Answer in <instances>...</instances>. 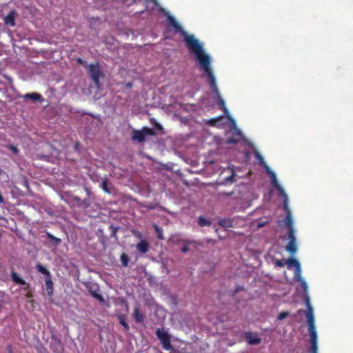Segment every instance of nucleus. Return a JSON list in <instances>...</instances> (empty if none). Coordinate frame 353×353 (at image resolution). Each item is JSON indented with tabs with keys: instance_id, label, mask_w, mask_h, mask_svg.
Wrapping results in <instances>:
<instances>
[{
	"instance_id": "cd10ccee",
	"label": "nucleus",
	"mask_w": 353,
	"mask_h": 353,
	"mask_svg": "<svg viewBox=\"0 0 353 353\" xmlns=\"http://www.w3.org/2000/svg\"><path fill=\"white\" fill-rule=\"evenodd\" d=\"M8 279L9 277L7 271L5 268H3L0 272V280L3 282H6L7 281H8Z\"/></svg>"
},
{
	"instance_id": "09e8293b",
	"label": "nucleus",
	"mask_w": 353,
	"mask_h": 353,
	"mask_svg": "<svg viewBox=\"0 0 353 353\" xmlns=\"http://www.w3.org/2000/svg\"><path fill=\"white\" fill-rule=\"evenodd\" d=\"M234 137V139H237V137L234 136V135H233V137Z\"/></svg>"
},
{
	"instance_id": "6ab92c4d",
	"label": "nucleus",
	"mask_w": 353,
	"mask_h": 353,
	"mask_svg": "<svg viewBox=\"0 0 353 353\" xmlns=\"http://www.w3.org/2000/svg\"><path fill=\"white\" fill-rule=\"evenodd\" d=\"M24 99H31L33 101H42V96L40 94L32 92V93H27L23 97Z\"/></svg>"
},
{
	"instance_id": "423d86ee",
	"label": "nucleus",
	"mask_w": 353,
	"mask_h": 353,
	"mask_svg": "<svg viewBox=\"0 0 353 353\" xmlns=\"http://www.w3.org/2000/svg\"><path fill=\"white\" fill-rule=\"evenodd\" d=\"M154 135H155V132L152 128L148 127H143L140 130H133L132 140L137 141L139 143H143L145 141L146 136Z\"/></svg>"
},
{
	"instance_id": "1a4fd4ad",
	"label": "nucleus",
	"mask_w": 353,
	"mask_h": 353,
	"mask_svg": "<svg viewBox=\"0 0 353 353\" xmlns=\"http://www.w3.org/2000/svg\"><path fill=\"white\" fill-rule=\"evenodd\" d=\"M88 291L89 293L96 299L98 301L103 302L104 301L103 296L101 294L98 293V291L99 290V285L97 284H92L90 283L87 286Z\"/></svg>"
},
{
	"instance_id": "412c9836",
	"label": "nucleus",
	"mask_w": 353,
	"mask_h": 353,
	"mask_svg": "<svg viewBox=\"0 0 353 353\" xmlns=\"http://www.w3.org/2000/svg\"><path fill=\"white\" fill-rule=\"evenodd\" d=\"M109 185L112 186V184L108 182L106 178L103 179L101 187L102 190L107 194H111V190Z\"/></svg>"
},
{
	"instance_id": "0eeeda50",
	"label": "nucleus",
	"mask_w": 353,
	"mask_h": 353,
	"mask_svg": "<svg viewBox=\"0 0 353 353\" xmlns=\"http://www.w3.org/2000/svg\"><path fill=\"white\" fill-rule=\"evenodd\" d=\"M10 276L13 282H14L17 285H23L24 288H23L24 290L30 291V284L25 281L21 277H20L18 274L12 268L10 272ZM26 297L28 299H30L32 297V294L30 292H28L26 294Z\"/></svg>"
},
{
	"instance_id": "e433bc0d",
	"label": "nucleus",
	"mask_w": 353,
	"mask_h": 353,
	"mask_svg": "<svg viewBox=\"0 0 353 353\" xmlns=\"http://www.w3.org/2000/svg\"><path fill=\"white\" fill-rule=\"evenodd\" d=\"M154 126L158 130H163V127L161 126V125L160 123H159L158 122H157V121L154 122Z\"/></svg>"
},
{
	"instance_id": "473e14b6",
	"label": "nucleus",
	"mask_w": 353,
	"mask_h": 353,
	"mask_svg": "<svg viewBox=\"0 0 353 353\" xmlns=\"http://www.w3.org/2000/svg\"><path fill=\"white\" fill-rule=\"evenodd\" d=\"M6 148L10 150L15 154H18L19 153V150L13 145H8Z\"/></svg>"
},
{
	"instance_id": "39448f33",
	"label": "nucleus",
	"mask_w": 353,
	"mask_h": 353,
	"mask_svg": "<svg viewBox=\"0 0 353 353\" xmlns=\"http://www.w3.org/2000/svg\"><path fill=\"white\" fill-rule=\"evenodd\" d=\"M88 73L97 88L100 87V77L103 75L100 65L98 63H91L88 65Z\"/></svg>"
},
{
	"instance_id": "b1692460",
	"label": "nucleus",
	"mask_w": 353,
	"mask_h": 353,
	"mask_svg": "<svg viewBox=\"0 0 353 353\" xmlns=\"http://www.w3.org/2000/svg\"><path fill=\"white\" fill-rule=\"evenodd\" d=\"M198 224L201 227L209 226L211 225V222L203 216L199 217Z\"/></svg>"
},
{
	"instance_id": "393cba45",
	"label": "nucleus",
	"mask_w": 353,
	"mask_h": 353,
	"mask_svg": "<svg viewBox=\"0 0 353 353\" xmlns=\"http://www.w3.org/2000/svg\"><path fill=\"white\" fill-rule=\"evenodd\" d=\"M286 250L291 254H294L296 251V242L289 241L286 246Z\"/></svg>"
},
{
	"instance_id": "37998d69",
	"label": "nucleus",
	"mask_w": 353,
	"mask_h": 353,
	"mask_svg": "<svg viewBox=\"0 0 353 353\" xmlns=\"http://www.w3.org/2000/svg\"><path fill=\"white\" fill-rule=\"evenodd\" d=\"M188 247L187 245H185L183 246L182 248H181V252L185 253V252H187L188 251Z\"/></svg>"
},
{
	"instance_id": "49530a36",
	"label": "nucleus",
	"mask_w": 353,
	"mask_h": 353,
	"mask_svg": "<svg viewBox=\"0 0 353 353\" xmlns=\"http://www.w3.org/2000/svg\"><path fill=\"white\" fill-rule=\"evenodd\" d=\"M3 202V198L1 195V194L0 193V203H2Z\"/></svg>"
},
{
	"instance_id": "a211bd4d",
	"label": "nucleus",
	"mask_w": 353,
	"mask_h": 353,
	"mask_svg": "<svg viewBox=\"0 0 353 353\" xmlns=\"http://www.w3.org/2000/svg\"><path fill=\"white\" fill-rule=\"evenodd\" d=\"M45 283L46 286V290L49 296H52L53 294V282L52 281V276H46L45 278Z\"/></svg>"
},
{
	"instance_id": "ddd939ff",
	"label": "nucleus",
	"mask_w": 353,
	"mask_h": 353,
	"mask_svg": "<svg viewBox=\"0 0 353 353\" xmlns=\"http://www.w3.org/2000/svg\"><path fill=\"white\" fill-rule=\"evenodd\" d=\"M232 135L237 137V139H234V137H231L228 139L227 143H237L240 142L243 138V134L241 130L238 128H235L232 132Z\"/></svg>"
},
{
	"instance_id": "f3484780",
	"label": "nucleus",
	"mask_w": 353,
	"mask_h": 353,
	"mask_svg": "<svg viewBox=\"0 0 353 353\" xmlns=\"http://www.w3.org/2000/svg\"><path fill=\"white\" fill-rule=\"evenodd\" d=\"M285 210L286 211L287 213H286V216H285L284 222H285V225L288 228V230H290L291 228H293L292 216L291 212H290L288 206V209H285Z\"/></svg>"
},
{
	"instance_id": "4c0bfd02",
	"label": "nucleus",
	"mask_w": 353,
	"mask_h": 353,
	"mask_svg": "<svg viewBox=\"0 0 353 353\" xmlns=\"http://www.w3.org/2000/svg\"><path fill=\"white\" fill-rule=\"evenodd\" d=\"M74 150L76 152H79L80 150V143L79 142H76L74 145Z\"/></svg>"
},
{
	"instance_id": "bb28decb",
	"label": "nucleus",
	"mask_w": 353,
	"mask_h": 353,
	"mask_svg": "<svg viewBox=\"0 0 353 353\" xmlns=\"http://www.w3.org/2000/svg\"><path fill=\"white\" fill-rule=\"evenodd\" d=\"M153 227L154 228L157 237L160 240L163 239V230L157 224H154Z\"/></svg>"
},
{
	"instance_id": "2eb2a0df",
	"label": "nucleus",
	"mask_w": 353,
	"mask_h": 353,
	"mask_svg": "<svg viewBox=\"0 0 353 353\" xmlns=\"http://www.w3.org/2000/svg\"><path fill=\"white\" fill-rule=\"evenodd\" d=\"M149 243L146 240H141V241L137 244L136 248L140 253L145 254L149 250Z\"/></svg>"
},
{
	"instance_id": "7c9ffc66",
	"label": "nucleus",
	"mask_w": 353,
	"mask_h": 353,
	"mask_svg": "<svg viewBox=\"0 0 353 353\" xmlns=\"http://www.w3.org/2000/svg\"><path fill=\"white\" fill-rule=\"evenodd\" d=\"M79 206L83 208H89L90 206V202L88 198L83 199L81 203H79Z\"/></svg>"
},
{
	"instance_id": "4468645a",
	"label": "nucleus",
	"mask_w": 353,
	"mask_h": 353,
	"mask_svg": "<svg viewBox=\"0 0 353 353\" xmlns=\"http://www.w3.org/2000/svg\"><path fill=\"white\" fill-rule=\"evenodd\" d=\"M15 10L10 11V13L4 17V23L14 27L15 26Z\"/></svg>"
},
{
	"instance_id": "c756f323",
	"label": "nucleus",
	"mask_w": 353,
	"mask_h": 353,
	"mask_svg": "<svg viewBox=\"0 0 353 353\" xmlns=\"http://www.w3.org/2000/svg\"><path fill=\"white\" fill-rule=\"evenodd\" d=\"M295 231L294 228H291L290 230H288V239L289 241L296 242V237H295Z\"/></svg>"
},
{
	"instance_id": "8fccbe9b",
	"label": "nucleus",
	"mask_w": 353,
	"mask_h": 353,
	"mask_svg": "<svg viewBox=\"0 0 353 353\" xmlns=\"http://www.w3.org/2000/svg\"><path fill=\"white\" fill-rule=\"evenodd\" d=\"M152 1H155L156 0H152Z\"/></svg>"
},
{
	"instance_id": "9b49d317",
	"label": "nucleus",
	"mask_w": 353,
	"mask_h": 353,
	"mask_svg": "<svg viewBox=\"0 0 353 353\" xmlns=\"http://www.w3.org/2000/svg\"><path fill=\"white\" fill-rule=\"evenodd\" d=\"M132 316L137 323H143L145 321V314L141 312L139 305L134 307Z\"/></svg>"
},
{
	"instance_id": "4be33fe9",
	"label": "nucleus",
	"mask_w": 353,
	"mask_h": 353,
	"mask_svg": "<svg viewBox=\"0 0 353 353\" xmlns=\"http://www.w3.org/2000/svg\"><path fill=\"white\" fill-rule=\"evenodd\" d=\"M36 269L39 272L45 275L46 276H51L50 271L41 263H38L36 265Z\"/></svg>"
},
{
	"instance_id": "f03ea898",
	"label": "nucleus",
	"mask_w": 353,
	"mask_h": 353,
	"mask_svg": "<svg viewBox=\"0 0 353 353\" xmlns=\"http://www.w3.org/2000/svg\"><path fill=\"white\" fill-rule=\"evenodd\" d=\"M307 310L305 311L302 309L297 311L298 314L305 313V316L308 324V330L310 335V353H317V333L314 325V316L313 314V308L309 303V299L307 298Z\"/></svg>"
},
{
	"instance_id": "a18cd8bd",
	"label": "nucleus",
	"mask_w": 353,
	"mask_h": 353,
	"mask_svg": "<svg viewBox=\"0 0 353 353\" xmlns=\"http://www.w3.org/2000/svg\"><path fill=\"white\" fill-rule=\"evenodd\" d=\"M77 61H78V63H79L80 64H83V60L82 59H81V58H79V59H77Z\"/></svg>"
},
{
	"instance_id": "f704fd0d",
	"label": "nucleus",
	"mask_w": 353,
	"mask_h": 353,
	"mask_svg": "<svg viewBox=\"0 0 353 353\" xmlns=\"http://www.w3.org/2000/svg\"><path fill=\"white\" fill-rule=\"evenodd\" d=\"M219 224L223 227L231 226V223L229 220H222L220 221Z\"/></svg>"
},
{
	"instance_id": "58836bf2",
	"label": "nucleus",
	"mask_w": 353,
	"mask_h": 353,
	"mask_svg": "<svg viewBox=\"0 0 353 353\" xmlns=\"http://www.w3.org/2000/svg\"><path fill=\"white\" fill-rule=\"evenodd\" d=\"M276 265L280 268H282L284 266V262L282 260H277L276 261Z\"/></svg>"
},
{
	"instance_id": "c03bdc74",
	"label": "nucleus",
	"mask_w": 353,
	"mask_h": 353,
	"mask_svg": "<svg viewBox=\"0 0 353 353\" xmlns=\"http://www.w3.org/2000/svg\"><path fill=\"white\" fill-rule=\"evenodd\" d=\"M84 190H85V191L87 192V195H88V196L89 197V196H90V192L89 189H88L87 187H85V188H84Z\"/></svg>"
},
{
	"instance_id": "ea45409f",
	"label": "nucleus",
	"mask_w": 353,
	"mask_h": 353,
	"mask_svg": "<svg viewBox=\"0 0 353 353\" xmlns=\"http://www.w3.org/2000/svg\"><path fill=\"white\" fill-rule=\"evenodd\" d=\"M234 176H235L234 172V171L232 170V175H231V176H228V177H227V178H225V181H231V182H232V181H233V179H234Z\"/></svg>"
},
{
	"instance_id": "5701e85b",
	"label": "nucleus",
	"mask_w": 353,
	"mask_h": 353,
	"mask_svg": "<svg viewBox=\"0 0 353 353\" xmlns=\"http://www.w3.org/2000/svg\"><path fill=\"white\" fill-rule=\"evenodd\" d=\"M254 157L259 160L260 165L265 167L267 170H270L269 167L265 164L263 157L258 151L254 152Z\"/></svg>"
},
{
	"instance_id": "20e7f679",
	"label": "nucleus",
	"mask_w": 353,
	"mask_h": 353,
	"mask_svg": "<svg viewBox=\"0 0 353 353\" xmlns=\"http://www.w3.org/2000/svg\"><path fill=\"white\" fill-rule=\"evenodd\" d=\"M168 19L170 26L174 28L175 32L181 33L183 36L185 37L184 41L185 42L186 47L190 50L191 52H192L194 54V52L188 46L187 39H188V38L192 37L194 38V40L197 41L199 43V40L195 39V37L193 35H188L187 32L183 29L181 26L177 22V21L173 17H172L169 14L168 16Z\"/></svg>"
},
{
	"instance_id": "c9c22d12",
	"label": "nucleus",
	"mask_w": 353,
	"mask_h": 353,
	"mask_svg": "<svg viewBox=\"0 0 353 353\" xmlns=\"http://www.w3.org/2000/svg\"><path fill=\"white\" fill-rule=\"evenodd\" d=\"M6 350L8 353H14L13 346L11 344L6 346Z\"/></svg>"
},
{
	"instance_id": "dca6fc26",
	"label": "nucleus",
	"mask_w": 353,
	"mask_h": 353,
	"mask_svg": "<svg viewBox=\"0 0 353 353\" xmlns=\"http://www.w3.org/2000/svg\"><path fill=\"white\" fill-rule=\"evenodd\" d=\"M295 277L296 278L297 281L301 283V288L303 290L304 294H305V299L306 305H307V298H308V299L310 300L309 296L307 295V290H308L307 284L303 280V279L301 277V274H299V276H295ZM309 303L310 304V302H309Z\"/></svg>"
},
{
	"instance_id": "a878e982",
	"label": "nucleus",
	"mask_w": 353,
	"mask_h": 353,
	"mask_svg": "<svg viewBox=\"0 0 353 353\" xmlns=\"http://www.w3.org/2000/svg\"><path fill=\"white\" fill-rule=\"evenodd\" d=\"M120 260H121V264H122V265L123 267H128V266L129 257H128V256L125 253L123 252L121 254Z\"/></svg>"
},
{
	"instance_id": "79ce46f5",
	"label": "nucleus",
	"mask_w": 353,
	"mask_h": 353,
	"mask_svg": "<svg viewBox=\"0 0 353 353\" xmlns=\"http://www.w3.org/2000/svg\"><path fill=\"white\" fill-rule=\"evenodd\" d=\"M73 200L77 201L78 203V204H79V203H81L83 199H81L78 196H74L73 197Z\"/></svg>"
},
{
	"instance_id": "6e6552de",
	"label": "nucleus",
	"mask_w": 353,
	"mask_h": 353,
	"mask_svg": "<svg viewBox=\"0 0 353 353\" xmlns=\"http://www.w3.org/2000/svg\"><path fill=\"white\" fill-rule=\"evenodd\" d=\"M268 172L270 174V176H271V179H272V184L274 187H275L279 192V193L281 194V195L283 196L284 197V201H283V208L284 209H288V196L287 194H285L283 188L281 187V185L279 183L277 179H276V174H274V172L270 171V170H267Z\"/></svg>"
},
{
	"instance_id": "c85d7f7f",
	"label": "nucleus",
	"mask_w": 353,
	"mask_h": 353,
	"mask_svg": "<svg viewBox=\"0 0 353 353\" xmlns=\"http://www.w3.org/2000/svg\"><path fill=\"white\" fill-rule=\"evenodd\" d=\"M47 236H48V238L51 241H52V242L54 243V245H59V244L61 243V240L60 239H59V238H57V237L54 236H53L52 234H51L50 233H47Z\"/></svg>"
},
{
	"instance_id": "aec40b11",
	"label": "nucleus",
	"mask_w": 353,
	"mask_h": 353,
	"mask_svg": "<svg viewBox=\"0 0 353 353\" xmlns=\"http://www.w3.org/2000/svg\"><path fill=\"white\" fill-rule=\"evenodd\" d=\"M117 318L119 319L120 324H121L123 325L125 330L128 331L130 330V326L126 322V319H127L126 315L123 314H119L117 315Z\"/></svg>"
},
{
	"instance_id": "f8f14e48",
	"label": "nucleus",
	"mask_w": 353,
	"mask_h": 353,
	"mask_svg": "<svg viewBox=\"0 0 353 353\" xmlns=\"http://www.w3.org/2000/svg\"><path fill=\"white\" fill-rule=\"evenodd\" d=\"M285 263L288 265V268H290L293 266L295 267V272H294L295 276H299V274H301V265H300V263H299V261L296 259L289 258L286 261Z\"/></svg>"
},
{
	"instance_id": "2f4dec72",
	"label": "nucleus",
	"mask_w": 353,
	"mask_h": 353,
	"mask_svg": "<svg viewBox=\"0 0 353 353\" xmlns=\"http://www.w3.org/2000/svg\"><path fill=\"white\" fill-rule=\"evenodd\" d=\"M290 316V312H281L278 315V320L279 321H281V320H283L284 319Z\"/></svg>"
},
{
	"instance_id": "72a5a7b5",
	"label": "nucleus",
	"mask_w": 353,
	"mask_h": 353,
	"mask_svg": "<svg viewBox=\"0 0 353 353\" xmlns=\"http://www.w3.org/2000/svg\"><path fill=\"white\" fill-rule=\"evenodd\" d=\"M110 230H111L110 236L114 237L116 236L117 232L118 230V228L114 227L113 225H110L109 227Z\"/></svg>"
},
{
	"instance_id": "a19ab883",
	"label": "nucleus",
	"mask_w": 353,
	"mask_h": 353,
	"mask_svg": "<svg viewBox=\"0 0 353 353\" xmlns=\"http://www.w3.org/2000/svg\"><path fill=\"white\" fill-rule=\"evenodd\" d=\"M218 121V119H212L209 121V124L212 125H214L216 122Z\"/></svg>"
},
{
	"instance_id": "f257e3e1",
	"label": "nucleus",
	"mask_w": 353,
	"mask_h": 353,
	"mask_svg": "<svg viewBox=\"0 0 353 353\" xmlns=\"http://www.w3.org/2000/svg\"><path fill=\"white\" fill-rule=\"evenodd\" d=\"M187 43L189 48L194 52V54L196 56V59L199 62L201 68L208 77L211 90L217 96V103L219 108L225 113H228L225 101L219 93L215 77L214 76L212 70L210 67V56L204 52L202 44L194 40L193 37H190L188 38Z\"/></svg>"
},
{
	"instance_id": "9d476101",
	"label": "nucleus",
	"mask_w": 353,
	"mask_h": 353,
	"mask_svg": "<svg viewBox=\"0 0 353 353\" xmlns=\"http://www.w3.org/2000/svg\"><path fill=\"white\" fill-rule=\"evenodd\" d=\"M245 338L246 339V341L250 345H258L261 342V339L259 338L256 333L253 332H246L245 334Z\"/></svg>"
},
{
	"instance_id": "7ed1b4c3",
	"label": "nucleus",
	"mask_w": 353,
	"mask_h": 353,
	"mask_svg": "<svg viewBox=\"0 0 353 353\" xmlns=\"http://www.w3.org/2000/svg\"><path fill=\"white\" fill-rule=\"evenodd\" d=\"M155 334L165 350L169 351L172 350L170 336L167 331L163 328H158Z\"/></svg>"
},
{
	"instance_id": "de8ad7c7",
	"label": "nucleus",
	"mask_w": 353,
	"mask_h": 353,
	"mask_svg": "<svg viewBox=\"0 0 353 353\" xmlns=\"http://www.w3.org/2000/svg\"><path fill=\"white\" fill-rule=\"evenodd\" d=\"M3 307L2 302L0 301V310H1Z\"/></svg>"
}]
</instances>
